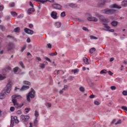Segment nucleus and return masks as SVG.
<instances>
[{
  "instance_id": "obj_1",
  "label": "nucleus",
  "mask_w": 127,
  "mask_h": 127,
  "mask_svg": "<svg viewBox=\"0 0 127 127\" xmlns=\"http://www.w3.org/2000/svg\"><path fill=\"white\" fill-rule=\"evenodd\" d=\"M22 98V96L18 94H15L12 96V102L13 103L15 108L18 109V108H21L22 106H23V105L19 104L18 103H17V100H16V99Z\"/></svg>"
},
{
  "instance_id": "obj_2",
  "label": "nucleus",
  "mask_w": 127,
  "mask_h": 127,
  "mask_svg": "<svg viewBox=\"0 0 127 127\" xmlns=\"http://www.w3.org/2000/svg\"><path fill=\"white\" fill-rule=\"evenodd\" d=\"M12 84V82H11V81H9L6 85L7 88L5 91H1V92L0 93V99H1V100H2V99H4V94H5V93H7V94H9V93H10V91L11 90Z\"/></svg>"
},
{
  "instance_id": "obj_3",
  "label": "nucleus",
  "mask_w": 127,
  "mask_h": 127,
  "mask_svg": "<svg viewBox=\"0 0 127 127\" xmlns=\"http://www.w3.org/2000/svg\"><path fill=\"white\" fill-rule=\"evenodd\" d=\"M101 13L103 14H107L108 15H112V14H116L117 11L115 9H110L109 8H106L100 11Z\"/></svg>"
},
{
  "instance_id": "obj_4",
  "label": "nucleus",
  "mask_w": 127,
  "mask_h": 127,
  "mask_svg": "<svg viewBox=\"0 0 127 127\" xmlns=\"http://www.w3.org/2000/svg\"><path fill=\"white\" fill-rule=\"evenodd\" d=\"M35 97V91L33 88L31 89V91L28 93V95H27V101L28 102H30V98L31 99H33Z\"/></svg>"
},
{
  "instance_id": "obj_5",
  "label": "nucleus",
  "mask_w": 127,
  "mask_h": 127,
  "mask_svg": "<svg viewBox=\"0 0 127 127\" xmlns=\"http://www.w3.org/2000/svg\"><path fill=\"white\" fill-rule=\"evenodd\" d=\"M14 123L15 124H18V123H19V121L17 119V117L16 116L11 117L10 127H13V125H14Z\"/></svg>"
},
{
  "instance_id": "obj_6",
  "label": "nucleus",
  "mask_w": 127,
  "mask_h": 127,
  "mask_svg": "<svg viewBox=\"0 0 127 127\" xmlns=\"http://www.w3.org/2000/svg\"><path fill=\"white\" fill-rule=\"evenodd\" d=\"M29 5L30 6H31L32 8H29L28 9L27 13L28 14H32V12H34V11H35V9H34V6L33 5V4L31 1H29Z\"/></svg>"
},
{
  "instance_id": "obj_7",
  "label": "nucleus",
  "mask_w": 127,
  "mask_h": 127,
  "mask_svg": "<svg viewBox=\"0 0 127 127\" xmlns=\"http://www.w3.org/2000/svg\"><path fill=\"white\" fill-rule=\"evenodd\" d=\"M100 20L103 22L102 25H104V24H108L109 22H110V20H109V19L106 18L104 17V16H102L100 19Z\"/></svg>"
},
{
  "instance_id": "obj_8",
  "label": "nucleus",
  "mask_w": 127,
  "mask_h": 127,
  "mask_svg": "<svg viewBox=\"0 0 127 127\" xmlns=\"http://www.w3.org/2000/svg\"><path fill=\"white\" fill-rule=\"evenodd\" d=\"M104 28H106L105 30L106 31H109V32H115V30L113 29H111V27L108 25V24H103Z\"/></svg>"
},
{
  "instance_id": "obj_9",
  "label": "nucleus",
  "mask_w": 127,
  "mask_h": 127,
  "mask_svg": "<svg viewBox=\"0 0 127 127\" xmlns=\"http://www.w3.org/2000/svg\"><path fill=\"white\" fill-rule=\"evenodd\" d=\"M87 18V20H89V21H93L94 22H97V21L99 20L98 18L92 16L91 15H89Z\"/></svg>"
},
{
  "instance_id": "obj_10",
  "label": "nucleus",
  "mask_w": 127,
  "mask_h": 127,
  "mask_svg": "<svg viewBox=\"0 0 127 127\" xmlns=\"http://www.w3.org/2000/svg\"><path fill=\"white\" fill-rule=\"evenodd\" d=\"M20 118L22 122H23L24 124H25L29 120V116L21 115Z\"/></svg>"
},
{
  "instance_id": "obj_11",
  "label": "nucleus",
  "mask_w": 127,
  "mask_h": 127,
  "mask_svg": "<svg viewBox=\"0 0 127 127\" xmlns=\"http://www.w3.org/2000/svg\"><path fill=\"white\" fill-rule=\"evenodd\" d=\"M108 2H111V0H102V1H100L98 3V6L101 7V6L104 5L105 3H107Z\"/></svg>"
},
{
  "instance_id": "obj_12",
  "label": "nucleus",
  "mask_w": 127,
  "mask_h": 127,
  "mask_svg": "<svg viewBox=\"0 0 127 127\" xmlns=\"http://www.w3.org/2000/svg\"><path fill=\"white\" fill-rule=\"evenodd\" d=\"M14 47V44L11 43H9L7 46V51H10V50H12Z\"/></svg>"
},
{
  "instance_id": "obj_13",
  "label": "nucleus",
  "mask_w": 127,
  "mask_h": 127,
  "mask_svg": "<svg viewBox=\"0 0 127 127\" xmlns=\"http://www.w3.org/2000/svg\"><path fill=\"white\" fill-rule=\"evenodd\" d=\"M109 7L110 8H118V9H121V8H122V6H119V5L117 4H113L111 5Z\"/></svg>"
},
{
  "instance_id": "obj_14",
  "label": "nucleus",
  "mask_w": 127,
  "mask_h": 127,
  "mask_svg": "<svg viewBox=\"0 0 127 127\" xmlns=\"http://www.w3.org/2000/svg\"><path fill=\"white\" fill-rule=\"evenodd\" d=\"M24 30L26 33H27V34H30L31 35L33 34V31H32L27 28H25L24 29Z\"/></svg>"
},
{
  "instance_id": "obj_15",
  "label": "nucleus",
  "mask_w": 127,
  "mask_h": 127,
  "mask_svg": "<svg viewBox=\"0 0 127 127\" xmlns=\"http://www.w3.org/2000/svg\"><path fill=\"white\" fill-rule=\"evenodd\" d=\"M51 16L52 18H54V19H57V13L55 11H52L51 13Z\"/></svg>"
},
{
  "instance_id": "obj_16",
  "label": "nucleus",
  "mask_w": 127,
  "mask_h": 127,
  "mask_svg": "<svg viewBox=\"0 0 127 127\" xmlns=\"http://www.w3.org/2000/svg\"><path fill=\"white\" fill-rule=\"evenodd\" d=\"M29 86L26 85H23L21 88L20 89V91L22 92V91H25V90H28Z\"/></svg>"
},
{
  "instance_id": "obj_17",
  "label": "nucleus",
  "mask_w": 127,
  "mask_h": 127,
  "mask_svg": "<svg viewBox=\"0 0 127 127\" xmlns=\"http://www.w3.org/2000/svg\"><path fill=\"white\" fill-rule=\"evenodd\" d=\"M121 6H123L124 7H126L127 6V0H124L121 2Z\"/></svg>"
},
{
  "instance_id": "obj_18",
  "label": "nucleus",
  "mask_w": 127,
  "mask_h": 127,
  "mask_svg": "<svg viewBox=\"0 0 127 127\" xmlns=\"http://www.w3.org/2000/svg\"><path fill=\"white\" fill-rule=\"evenodd\" d=\"M54 7L56 9H61V8H62V6L59 4H55L54 5Z\"/></svg>"
},
{
  "instance_id": "obj_19",
  "label": "nucleus",
  "mask_w": 127,
  "mask_h": 127,
  "mask_svg": "<svg viewBox=\"0 0 127 127\" xmlns=\"http://www.w3.org/2000/svg\"><path fill=\"white\" fill-rule=\"evenodd\" d=\"M67 5L70 6V7H77V4H74L73 3H68L67 4Z\"/></svg>"
},
{
  "instance_id": "obj_20",
  "label": "nucleus",
  "mask_w": 127,
  "mask_h": 127,
  "mask_svg": "<svg viewBox=\"0 0 127 127\" xmlns=\"http://www.w3.org/2000/svg\"><path fill=\"white\" fill-rule=\"evenodd\" d=\"M118 22L116 21H113L111 22V24L112 26H113L114 27L117 26L118 25Z\"/></svg>"
},
{
  "instance_id": "obj_21",
  "label": "nucleus",
  "mask_w": 127,
  "mask_h": 127,
  "mask_svg": "<svg viewBox=\"0 0 127 127\" xmlns=\"http://www.w3.org/2000/svg\"><path fill=\"white\" fill-rule=\"evenodd\" d=\"M36 1L39 3H45V2H47V0H36Z\"/></svg>"
},
{
  "instance_id": "obj_22",
  "label": "nucleus",
  "mask_w": 127,
  "mask_h": 127,
  "mask_svg": "<svg viewBox=\"0 0 127 127\" xmlns=\"http://www.w3.org/2000/svg\"><path fill=\"white\" fill-rule=\"evenodd\" d=\"M89 59H88L87 58H83V62H84V63H85V64H89Z\"/></svg>"
},
{
  "instance_id": "obj_23",
  "label": "nucleus",
  "mask_w": 127,
  "mask_h": 127,
  "mask_svg": "<svg viewBox=\"0 0 127 127\" xmlns=\"http://www.w3.org/2000/svg\"><path fill=\"white\" fill-rule=\"evenodd\" d=\"M55 26L57 27V28H59L61 26V23L60 22H58L55 23Z\"/></svg>"
},
{
  "instance_id": "obj_24",
  "label": "nucleus",
  "mask_w": 127,
  "mask_h": 127,
  "mask_svg": "<svg viewBox=\"0 0 127 127\" xmlns=\"http://www.w3.org/2000/svg\"><path fill=\"white\" fill-rule=\"evenodd\" d=\"M11 15H12V16H13L14 17H15L16 16H17V14L16 12H14V11H11L10 12Z\"/></svg>"
},
{
  "instance_id": "obj_25",
  "label": "nucleus",
  "mask_w": 127,
  "mask_h": 127,
  "mask_svg": "<svg viewBox=\"0 0 127 127\" xmlns=\"http://www.w3.org/2000/svg\"><path fill=\"white\" fill-rule=\"evenodd\" d=\"M0 22H1V21L0 20ZM0 29H1L2 31H4V30H5V28L3 26L0 25Z\"/></svg>"
},
{
  "instance_id": "obj_26",
  "label": "nucleus",
  "mask_w": 127,
  "mask_h": 127,
  "mask_svg": "<svg viewBox=\"0 0 127 127\" xmlns=\"http://www.w3.org/2000/svg\"><path fill=\"white\" fill-rule=\"evenodd\" d=\"M20 31V28L17 27L14 29V32H19Z\"/></svg>"
},
{
  "instance_id": "obj_27",
  "label": "nucleus",
  "mask_w": 127,
  "mask_h": 127,
  "mask_svg": "<svg viewBox=\"0 0 127 127\" xmlns=\"http://www.w3.org/2000/svg\"><path fill=\"white\" fill-rule=\"evenodd\" d=\"M95 51H96V49L95 48H92L89 50L90 53H94Z\"/></svg>"
},
{
  "instance_id": "obj_28",
  "label": "nucleus",
  "mask_w": 127,
  "mask_h": 127,
  "mask_svg": "<svg viewBox=\"0 0 127 127\" xmlns=\"http://www.w3.org/2000/svg\"><path fill=\"white\" fill-rule=\"evenodd\" d=\"M38 124V121H37V118H36L35 120L34 121L33 124L34 125L35 127H36Z\"/></svg>"
},
{
  "instance_id": "obj_29",
  "label": "nucleus",
  "mask_w": 127,
  "mask_h": 127,
  "mask_svg": "<svg viewBox=\"0 0 127 127\" xmlns=\"http://www.w3.org/2000/svg\"><path fill=\"white\" fill-rule=\"evenodd\" d=\"M95 16H97V17H99V19H100L101 17H102L103 16V15H100L99 14V13H95Z\"/></svg>"
},
{
  "instance_id": "obj_30",
  "label": "nucleus",
  "mask_w": 127,
  "mask_h": 127,
  "mask_svg": "<svg viewBox=\"0 0 127 127\" xmlns=\"http://www.w3.org/2000/svg\"><path fill=\"white\" fill-rule=\"evenodd\" d=\"M5 78H6L5 75H2L1 74H0V80H3L5 79Z\"/></svg>"
},
{
  "instance_id": "obj_31",
  "label": "nucleus",
  "mask_w": 127,
  "mask_h": 127,
  "mask_svg": "<svg viewBox=\"0 0 127 127\" xmlns=\"http://www.w3.org/2000/svg\"><path fill=\"white\" fill-rule=\"evenodd\" d=\"M40 67L41 69H44V68H45V64H44V63L40 64Z\"/></svg>"
},
{
  "instance_id": "obj_32",
  "label": "nucleus",
  "mask_w": 127,
  "mask_h": 127,
  "mask_svg": "<svg viewBox=\"0 0 127 127\" xmlns=\"http://www.w3.org/2000/svg\"><path fill=\"white\" fill-rule=\"evenodd\" d=\"M44 59L47 61H48V62H50V63H51V62H52V61H51V60H50V59H49V58H48L47 57H45Z\"/></svg>"
},
{
  "instance_id": "obj_33",
  "label": "nucleus",
  "mask_w": 127,
  "mask_h": 127,
  "mask_svg": "<svg viewBox=\"0 0 127 127\" xmlns=\"http://www.w3.org/2000/svg\"><path fill=\"white\" fill-rule=\"evenodd\" d=\"M30 111V108H26L25 109V112L26 114H28V113H29Z\"/></svg>"
},
{
  "instance_id": "obj_34",
  "label": "nucleus",
  "mask_w": 127,
  "mask_h": 127,
  "mask_svg": "<svg viewBox=\"0 0 127 127\" xmlns=\"http://www.w3.org/2000/svg\"><path fill=\"white\" fill-rule=\"evenodd\" d=\"M23 84H24L25 85H30V82L25 80L23 81Z\"/></svg>"
},
{
  "instance_id": "obj_35",
  "label": "nucleus",
  "mask_w": 127,
  "mask_h": 127,
  "mask_svg": "<svg viewBox=\"0 0 127 127\" xmlns=\"http://www.w3.org/2000/svg\"><path fill=\"white\" fill-rule=\"evenodd\" d=\"M26 49V45H24L23 47H22V49L21 50V51L22 52H23V51H24V50H25V49Z\"/></svg>"
},
{
  "instance_id": "obj_36",
  "label": "nucleus",
  "mask_w": 127,
  "mask_h": 127,
  "mask_svg": "<svg viewBox=\"0 0 127 127\" xmlns=\"http://www.w3.org/2000/svg\"><path fill=\"white\" fill-rule=\"evenodd\" d=\"M79 91H80V92H85V88L83 87H79Z\"/></svg>"
},
{
  "instance_id": "obj_37",
  "label": "nucleus",
  "mask_w": 127,
  "mask_h": 127,
  "mask_svg": "<svg viewBox=\"0 0 127 127\" xmlns=\"http://www.w3.org/2000/svg\"><path fill=\"white\" fill-rule=\"evenodd\" d=\"M101 74H106L107 73V70L106 69H103L100 72Z\"/></svg>"
},
{
  "instance_id": "obj_38",
  "label": "nucleus",
  "mask_w": 127,
  "mask_h": 127,
  "mask_svg": "<svg viewBox=\"0 0 127 127\" xmlns=\"http://www.w3.org/2000/svg\"><path fill=\"white\" fill-rule=\"evenodd\" d=\"M18 69H19V68H18V67H15V68H13V71L15 73H16V72H17V71H18Z\"/></svg>"
},
{
  "instance_id": "obj_39",
  "label": "nucleus",
  "mask_w": 127,
  "mask_h": 127,
  "mask_svg": "<svg viewBox=\"0 0 127 127\" xmlns=\"http://www.w3.org/2000/svg\"><path fill=\"white\" fill-rule=\"evenodd\" d=\"M45 105L46 107H48V108H51V103H46Z\"/></svg>"
},
{
  "instance_id": "obj_40",
  "label": "nucleus",
  "mask_w": 127,
  "mask_h": 127,
  "mask_svg": "<svg viewBox=\"0 0 127 127\" xmlns=\"http://www.w3.org/2000/svg\"><path fill=\"white\" fill-rule=\"evenodd\" d=\"M59 72H60V70H55L54 73L55 75H58L59 74Z\"/></svg>"
},
{
  "instance_id": "obj_41",
  "label": "nucleus",
  "mask_w": 127,
  "mask_h": 127,
  "mask_svg": "<svg viewBox=\"0 0 127 127\" xmlns=\"http://www.w3.org/2000/svg\"><path fill=\"white\" fill-rule=\"evenodd\" d=\"M66 16V14L65 13V11L62 12L61 14V16L62 17H64V16Z\"/></svg>"
},
{
  "instance_id": "obj_42",
  "label": "nucleus",
  "mask_w": 127,
  "mask_h": 127,
  "mask_svg": "<svg viewBox=\"0 0 127 127\" xmlns=\"http://www.w3.org/2000/svg\"><path fill=\"white\" fill-rule=\"evenodd\" d=\"M121 109L122 110H124V111H126V112H127V106H122L121 107Z\"/></svg>"
},
{
  "instance_id": "obj_43",
  "label": "nucleus",
  "mask_w": 127,
  "mask_h": 127,
  "mask_svg": "<svg viewBox=\"0 0 127 127\" xmlns=\"http://www.w3.org/2000/svg\"><path fill=\"white\" fill-rule=\"evenodd\" d=\"M51 56H56L57 55V52L56 53H52L50 54Z\"/></svg>"
},
{
  "instance_id": "obj_44",
  "label": "nucleus",
  "mask_w": 127,
  "mask_h": 127,
  "mask_svg": "<svg viewBox=\"0 0 127 127\" xmlns=\"http://www.w3.org/2000/svg\"><path fill=\"white\" fill-rule=\"evenodd\" d=\"M35 116L36 117V118L38 117V116H39V113H38V111H35Z\"/></svg>"
},
{
  "instance_id": "obj_45",
  "label": "nucleus",
  "mask_w": 127,
  "mask_h": 127,
  "mask_svg": "<svg viewBox=\"0 0 127 127\" xmlns=\"http://www.w3.org/2000/svg\"><path fill=\"white\" fill-rule=\"evenodd\" d=\"M110 89H111L112 91H114V90H116V89H117V87H116L115 86H111Z\"/></svg>"
},
{
  "instance_id": "obj_46",
  "label": "nucleus",
  "mask_w": 127,
  "mask_h": 127,
  "mask_svg": "<svg viewBox=\"0 0 127 127\" xmlns=\"http://www.w3.org/2000/svg\"><path fill=\"white\" fill-rule=\"evenodd\" d=\"M122 124V120H119L117 121V122L116 123H115V125H120Z\"/></svg>"
},
{
  "instance_id": "obj_47",
  "label": "nucleus",
  "mask_w": 127,
  "mask_h": 127,
  "mask_svg": "<svg viewBox=\"0 0 127 127\" xmlns=\"http://www.w3.org/2000/svg\"><path fill=\"white\" fill-rule=\"evenodd\" d=\"M3 8H4V6L2 5H0V11H2L3 10Z\"/></svg>"
},
{
  "instance_id": "obj_48",
  "label": "nucleus",
  "mask_w": 127,
  "mask_h": 127,
  "mask_svg": "<svg viewBox=\"0 0 127 127\" xmlns=\"http://www.w3.org/2000/svg\"><path fill=\"white\" fill-rule=\"evenodd\" d=\"M9 7H13V6H14V5H15V4H14V3L13 2H12V3H10L9 4Z\"/></svg>"
},
{
  "instance_id": "obj_49",
  "label": "nucleus",
  "mask_w": 127,
  "mask_h": 127,
  "mask_svg": "<svg viewBox=\"0 0 127 127\" xmlns=\"http://www.w3.org/2000/svg\"><path fill=\"white\" fill-rule=\"evenodd\" d=\"M90 39H98V38H97V37H95L94 36H90Z\"/></svg>"
},
{
  "instance_id": "obj_50",
  "label": "nucleus",
  "mask_w": 127,
  "mask_h": 127,
  "mask_svg": "<svg viewBox=\"0 0 127 127\" xmlns=\"http://www.w3.org/2000/svg\"><path fill=\"white\" fill-rule=\"evenodd\" d=\"M72 72H73L74 74L77 73V72H79V69H75L74 70H72Z\"/></svg>"
},
{
  "instance_id": "obj_51",
  "label": "nucleus",
  "mask_w": 127,
  "mask_h": 127,
  "mask_svg": "<svg viewBox=\"0 0 127 127\" xmlns=\"http://www.w3.org/2000/svg\"><path fill=\"white\" fill-rule=\"evenodd\" d=\"M122 94L123 95H124V96H127V91L126 90H124L123 91Z\"/></svg>"
},
{
  "instance_id": "obj_52",
  "label": "nucleus",
  "mask_w": 127,
  "mask_h": 127,
  "mask_svg": "<svg viewBox=\"0 0 127 127\" xmlns=\"http://www.w3.org/2000/svg\"><path fill=\"white\" fill-rule=\"evenodd\" d=\"M19 64L20 66L22 67V68H24V65H23V63H22V62H20Z\"/></svg>"
},
{
  "instance_id": "obj_53",
  "label": "nucleus",
  "mask_w": 127,
  "mask_h": 127,
  "mask_svg": "<svg viewBox=\"0 0 127 127\" xmlns=\"http://www.w3.org/2000/svg\"><path fill=\"white\" fill-rule=\"evenodd\" d=\"M16 114L17 115H21V114H22V112H21V110H19L16 112Z\"/></svg>"
},
{
  "instance_id": "obj_54",
  "label": "nucleus",
  "mask_w": 127,
  "mask_h": 127,
  "mask_svg": "<svg viewBox=\"0 0 127 127\" xmlns=\"http://www.w3.org/2000/svg\"><path fill=\"white\" fill-rule=\"evenodd\" d=\"M108 73L110 76H113V74H114L113 72H112V71H111V70H109Z\"/></svg>"
},
{
  "instance_id": "obj_55",
  "label": "nucleus",
  "mask_w": 127,
  "mask_h": 127,
  "mask_svg": "<svg viewBox=\"0 0 127 127\" xmlns=\"http://www.w3.org/2000/svg\"><path fill=\"white\" fill-rule=\"evenodd\" d=\"M23 17V14H21L19 16H18V18H22Z\"/></svg>"
},
{
  "instance_id": "obj_56",
  "label": "nucleus",
  "mask_w": 127,
  "mask_h": 127,
  "mask_svg": "<svg viewBox=\"0 0 127 127\" xmlns=\"http://www.w3.org/2000/svg\"><path fill=\"white\" fill-rule=\"evenodd\" d=\"M14 108L13 107H11L10 108V111L11 112H14Z\"/></svg>"
},
{
  "instance_id": "obj_57",
  "label": "nucleus",
  "mask_w": 127,
  "mask_h": 127,
  "mask_svg": "<svg viewBox=\"0 0 127 127\" xmlns=\"http://www.w3.org/2000/svg\"><path fill=\"white\" fill-rule=\"evenodd\" d=\"M116 80L118 82H121V81H122V79L120 77H118L116 79Z\"/></svg>"
},
{
  "instance_id": "obj_58",
  "label": "nucleus",
  "mask_w": 127,
  "mask_h": 127,
  "mask_svg": "<svg viewBox=\"0 0 127 127\" xmlns=\"http://www.w3.org/2000/svg\"><path fill=\"white\" fill-rule=\"evenodd\" d=\"M89 98L90 99H94V98H95V95H91L90 96H89Z\"/></svg>"
},
{
  "instance_id": "obj_59",
  "label": "nucleus",
  "mask_w": 127,
  "mask_h": 127,
  "mask_svg": "<svg viewBox=\"0 0 127 127\" xmlns=\"http://www.w3.org/2000/svg\"><path fill=\"white\" fill-rule=\"evenodd\" d=\"M94 104L95 105H100V102H99V101H94Z\"/></svg>"
},
{
  "instance_id": "obj_60",
  "label": "nucleus",
  "mask_w": 127,
  "mask_h": 127,
  "mask_svg": "<svg viewBox=\"0 0 127 127\" xmlns=\"http://www.w3.org/2000/svg\"><path fill=\"white\" fill-rule=\"evenodd\" d=\"M82 29H83V30H84V31H87L88 30V28H87V27H83L82 28Z\"/></svg>"
},
{
  "instance_id": "obj_61",
  "label": "nucleus",
  "mask_w": 127,
  "mask_h": 127,
  "mask_svg": "<svg viewBox=\"0 0 127 127\" xmlns=\"http://www.w3.org/2000/svg\"><path fill=\"white\" fill-rule=\"evenodd\" d=\"M47 46L48 48H51V47H52V45H51V44H48Z\"/></svg>"
},
{
  "instance_id": "obj_62",
  "label": "nucleus",
  "mask_w": 127,
  "mask_h": 127,
  "mask_svg": "<svg viewBox=\"0 0 127 127\" xmlns=\"http://www.w3.org/2000/svg\"><path fill=\"white\" fill-rule=\"evenodd\" d=\"M75 20H76V21H79V22L82 21V19H79V18H76Z\"/></svg>"
},
{
  "instance_id": "obj_63",
  "label": "nucleus",
  "mask_w": 127,
  "mask_h": 127,
  "mask_svg": "<svg viewBox=\"0 0 127 127\" xmlns=\"http://www.w3.org/2000/svg\"><path fill=\"white\" fill-rule=\"evenodd\" d=\"M36 60H38V61H41V58H40L39 57H37Z\"/></svg>"
},
{
  "instance_id": "obj_64",
  "label": "nucleus",
  "mask_w": 127,
  "mask_h": 127,
  "mask_svg": "<svg viewBox=\"0 0 127 127\" xmlns=\"http://www.w3.org/2000/svg\"><path fill=\"white\" fill-rule=\"evenodd\" d=\"M29 27L30 28H32V27H33V25L32 24H30L29 25Z\"/></svg>"
}]
</instances>
